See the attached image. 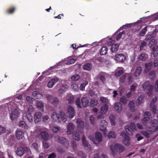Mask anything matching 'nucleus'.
Masks as SVG:
<instances>
[{
	"label": "nucleus",
	"instance_id": "nucleus-27",
	"mask_svg": "<svg viewBox=\"0 0 158 158\" xmlns=\"http://www.w3.org/2000/svg\"><path fill=\"white\" fill-rule=\"evenodd\" d=\"M16 153L20 156H21L23 155L24 153L22 147H20L17 148L16 150Z\"/></svg>",
	"mask_w": 158,
	"mask_h": 158
},
{
	"label": "nucleus",
	"instance_id": "nucleus-47",
	"mask_svg": "<svg viewBox=\"0 0 158 158\" xmlns=\"http://www.w3.org/2000/svg\"><path fill=\"white\" fill-rule=\"evenodd\" d=\"M146 59L145 55L144 54H140L138 57V59L139 60H144Z\"/></svg>",
	"mask_w": 158,
	"mask_h": 158
},
{
	"label": "nucleus",
	"instance_id": "nucleus-30",
	"mask_svg": "<svg viewBox=\"0 0 158 158\" xmlns=\"http://www.w3.org/2000/svg\"><path fill=\"white\" fill-rule=\"evenodd\" d=\"M82 141L83 146L85 147H88L89 146V143L88 141L86 140L85 137L84 135H83L82 137Z\"/></svg>",
	"mask_w": 158,
	"mask_h": 158
},
{
	"label": "nucleus",
	"instance_id": "nucleus-56",
	"mask_svg": "<svg viewBox=\"0 0 158 158\" xmlns=\"http://www.w3.org/2000/svg\"><path fill=\"white\" fill-rule=\"evenodd\" d=\"M123 70H119L115 73V75L116 77H118L122 74L123 73Z\"/></svg>",
	"mask_w": 158,
	"mask_h": 158
},
{
	"label": "nucleus",
	"instance_id": "nucleus-64",
	"mask_svg": "<svg viewBox=\"0 0 158 158\" xmlns=\"http://www.w3.org/2000/svg\"><path fill=\"white\" fill-rule=\"evenodd\" d=\"M155 91L157 92L158 91V80L155 82Z\"/></svg>",
	"mask_w": 158,
	"mask_h": 158
},
{
	"label": "nucleus",
	"instance_id": "nucleus-34",
	"mask_svg": "<svg viewBox=\"0 0 158 158\" xmlns=\"http://www.w3.org/2000/svg\"><path fill=\"white\" fill-rule=\"evenodd\" d=\"M119 45L117 44H114L112 45L111 48V50L112 52L117 51L118 49Z\"/></svg>",
	"mask_w": 158,
	"mask_h": 158
},
{
	"label": "nucleus",
	"instance_id": "nucleus-9",
	"mask_svg": "<svg viewBox=\"0 0 158 158\" xmlns=\"http://www.w3.org/2000/svg\"><path fill=\"white\" fill-rule=\"evenodd\" d=\"M67 111L69 117L71 119L73 118L75 115V113L74 109L71 106H69L68 108Z\"/></svg>",
	"mask_w": 158,
	"mask_h": 158
},
{
	"label": "nucleus",
	"instance_id": "nucleus-61",
	"mask_svg": "<svg viewBox=\"0 0 158 158\" xmlns=\"http://www.w3.org/2000/svg\"><path fill=\"white\" fill-rule=\"evenodd\" d=\"M142 134L146 136L147 138H148L150 137V134L146 131H143L142 132Z\"/></svg>",
	"mask_w": 158,
	"mask_h": 158
},
{
	"label": "nucleus",
	"instance_id": "nucleus-29",
	"mask_svg": "<svg viewBox=\"0 0 158 158\" xmlns=\"http://www.w3.org/2000/svg\"><path fill=\"white\" fill-rule=\"evenodd\" d=\"M33 96L35 98L39 99L42 97V95L36 91H34L32 93Z\"/></svg>",
	"mask_w": 158,
	"mask_h": 158
},
{
	"label": "nucleus",
	"instance_id": "nucleus-42",
	"mask_svg": "<svg viewBox=\"0 0 158 158\" xmlns=\"http://www.w3.org/2000/svg\"><path fill=\"white\" fill-rule=\"evenodd\" d=\"M108 137L109 138H115L116 137V135L115 134L114 131H110L108 135Z\"/></svg>",
	"mask_w": 158,
	"mask_h": 158
},
{
	"label": "nucleus",
	"instance_id": "nucleus-46",
	"mask_svg": "<svg viewBox=\"0 0 158 158\" xmlns=\"http://www.w3.org/2000/svg\"><path fill=\"white\" fill-rule=\"evenodd\" d=\"M147 26L145 27L140 32L139 35L140 36H143L145 35V33L147 31Z\"/></svg>",
	"mask_w": 158,
	"mask_h": 158
},
{
	"label": "nucleus",
	"instance_id": "nucleus-54",
	"mask_svg": "<svg viewBox=\"0 0 158 158\" xmlns=\"http://www.w3.org/2000/svg\"><path fill=\"white\" fill-rule=\"evenodd\" d=\"M125 34V31H123L122 32H120L116 36V39L117 40H119L121 38L122 35L124 34Z\"/></svg>",
	"mask_w": 158,
	"mask_h": 158
},
{
	"label": "nucleus",
	"instance_id": "nucleus-43",
	"mask_svg": "<svg viewBox=\"0 0 158 158\" xmlns=\"http://www.w3.org/2000/svg\"><path fill=\"white\" fill-rule=\"evenodd\" d=\"M88 81H85L84 83L81 84L80 87V90H84L85 89V86L88 85Z\"/></svg>",
	"mask_w": 158,
	"mask_h": 158
},
{
	"label": "nucleus",
	"instance_id": "nucleus-45",
	"mask_svg": "<svg viewBox=\"0 0 158 158\" xmlns=\"http://www.w3.org/2000/svg\"><path fill=\"white\" fill-rule=\"evenodd\" d=\"M60 117H61V119H62L64 122H65L66 120V116L64 113L62 111H60Z\"/></svg>",
	"mask_w": 158,
	"mask_h": 158
},
{
	"label": "nucleus",
	"instance_id": "nucleus-16",
	"mask_svg": "<svg viewBox=\"0 0 158 158\" xmlns=\"http://www.w3.org/2000/svg\"><path fill=\"white\" fill-rule=\"evenodd\" d=\"M81 102L82 106L84 107H85L88 106L89 101L87 98L84 97L82 98Z\"/></svg>",
	"mask_w": 158,
	"mask_h": 158
},
{
	"label": "nucleus",
	"instance_id": "nucleus-31",
	"mask_svg": "<svg viewBox=\"0 0 158 158\" xmlns=\"http://www.w3.org/2000/svg\"><path fill=\"white\" fill-rule=\"evenodd\" d=\"M152 65V62H149L148 63H147L145 64V67L146 69L145 70V72H148L151 69Z\"/></svg>",
	"mask_w": 158,
	"mask_h": 158
},
{
	"label": "nucleus",
	"instance_id": "nucleus-35",
	"mask_svg": "<svg viewBox=\"0 0 158 158\" xmlns=\"http://www.w3.org/2000/svg\"><path fill=\"white\" fill-rule=\"evenodd\" d=\"M101 124L102 126L103 129H102L101 128H100L101 130L104 131L106 130V127H104V126H106L107 124V122L105 120H102L101 122Z\"/></svg>",
	"mask_w": 158,
	"mask_h": 158
},
{
	"label": "nucleus",
	"instance_id": "nucleus-22",
	"mask_svg": "<svg viewBox=\"0 0 158 158\" xmlns=\"http://www.w3.org/2000/svg\"><path fill=\"white\" fill-rule=\"evenodd\" d=\"M25 117L29 122H31L33 121V117L31 112H27Z\"/></svg>",
	"mask_w": 158,
	"mask_h": 158
},
{
	"label": "nucleus",
	"instance_id": "nucleus-13",
	"mask_svg": "<svg viewBox=\"0 0 158 158\" xmlns=\"http://www.w3.org/2000/svg\"><path fill=\"white\" fill-rule=\"evenodd\" d=\"M41 116L42 113L40 112L35 113L34 116V121L35 123L40 121L41 118Z\"/></svg>",
	"mask_w": 158,
	"mask_h": 158
},
{
	"label": "nucleus",
	"instance_id": "nucleus-32",
	"mask_svg": "<svg viewBox=\"0 0 158 158\" xmlns=\"http://www.w3.org/2000/svg\"><path fill=\"white\" fill-rule=\"evenodd\" d=\"M107 50L108 49L106 47H103L101 49L100 54L101 55H105L107 53Z\"/></svg>",
	"mask_w": 158,
	"mask_h": 158
},
{
	"label": "nucleus",
	"instance_id": "nucleus-52",
	"mask_svg": "<svg viewBox=\"0 0 158 158\" xmlns=\"http://www.w3.org/2000/svg\"><path fill=\"white\" fill-rule=\"evenodd\" d=\"M126 77V75H123L120 77L119 79V81L120 82H121L123 83H124L125 80V79Z\"/></svg>",
	"mask_w": 158,
	"mask_h": 158
},
{
	"label": "nucleus",
	"instance_id": "nucleus-21",
	"mask_svg": "<svg viewBox=\"0 0 158 158\" xmlns=\"http://www.w3.org/2000/svg\"><path fill=\"white\" fill-rule=\"evenodd\" d=\"M42 138L44 140H47L48 139L49 135L48 133L44 131H42L40 134Z\"/></svg>",
	"mask_w": 158,
	"mask_h": 158
},
{
	"label": "nucleus",
	"instance_id": "nucleus-1",
	"mask_svg": "<svg viewBox=\"0 0 158 158\" xmlns=\"http://www.w3.org/2000/svg\"><path fill=\"white\" fill-rule=\"evenodd\" d=\"M110 147L113 154L115 153V149H117V151L119 153L123 152L125 149V148L123 146L118 143L115 144L114 146L111 145Z\"/></svg>",
	"mask_w": 158,
	"mask_h": 158
},
{
	"label": "nucleus",
	"instance_id": "nucleus-60",
	"mask_svg": "<svg viewBox=\"0 0 158 158\" xmlns=\"http://www.w3.org/2000/svg\"><path fill=\"white\" fill-rule=\"evenodd\" d=\"M55 84L53 83L52 81L50 80L48 83V86L49 88H51L53 87Z\"/></svg>",
	"mask_w": 158,
	"mask_h": 158
},
{
	"label": "nucleus",
	"instance_id": "nucleus-10",
	"mask_svg": "<svg viewBox=\"0 0 158 158\" xmlns=\"http://www.w3.org/2000/svg\"><path fill=\"white\" fill-rule=\"evenodd\" d=\"M57 140L60 143L65 146H68L69 144V142L66 139L64 138L63 137L59 136L58 137Z\"/></svg>",
	"mask_w": 158,
	"mask_h": 158
},
{
	"label": "nucleus",
	"instance_id": "nucleus-36",
	"mask_svg": "<svg viewBox=\"0 0 158 158\" xmlns=\"http://www.w3.org/2000/svg\"><path fill=\"white\" fill-rule=\"evenodd\" d=\"M153 51V56L155 57L157 56L158 55V48L157 46H156L152 48Z\"/></svg>",
	"mask_w": 158,
	"mask_h": 158
},
{
	"label": "nucleus",
	"instance_id": "nucleus-26",
	"mask_svg": "<svg viewBox=\"0 0 158 158\" xmlns=\"http://www.w3.org/2000/svg\"><path fill=\"white\" fill-rule=\"evenodd\" d=\"M92 64L89 63L86 64L83 66L84 69L88 71L92 69Z\"/></svg>",
	"mask_w": 158,
	"mask_h": 158
},
{
	"label": "nucleus",
	"instance_id": "nucleus-51",
	"mask_svg": "<svg viewBox=\"0 0 158 158\" xmlns=\"http://www.w3.org/2000/svg\"><path fill=\"white\" fill-rule=\"evenodd\" d=\"M72 88L75 91H78L79 89L78 86L77 84L74 83L71 85Z\"/></svg>",
	"mask_w": 158,
	"mask_h": 158
},
{
	"label": "nucleus",
	"instance_id": "nucleus-49",
	"mask_svg": "<svg viewBox=\"0 0 158 158\" xmlns=\"http://www.w3.org/2000/svg\"><path fill=\"white\" fill-rule=\"evenodd\" d=\"M37 106L38 108L40 110H42L44 109V105L41 102H37Z\"/></svg>",
	"mask_w": 158,
	"mask_h": 158
},
{
	"label": "nucleus",
	"instance_id": "nucleus-4",
	"mask_svg": "<svg viewBox=\"0 0 158 158\" xmlns=\"http://www.w3.org/2000/svg\"><path fill=\"white\" fill-rule=\"evenodd\" d=\"M47 98L48 101L54 106H56L59 102L58 98H54L51 95H48Z\"/></svg>",
	"mask_w": 158,
	"mask_h": 158
},
{
	"label": "nucleus",
	"instance_id": "nucleus-63",
	"mask_svg": "<svg viewBox=\"0 0 158 158\" xmlns=\"http://www.w3.org/2000/svg\"><path fill=\"white\" fill-rule=\"evenodd\" d=\"M56 157V154L54 153H52L49 155L48 158H55Z\"/></svg>",
	"mask_w": 158,
	"mask_h": 158
},
{
	"label": "nucleus",
	"instance_id": "nucleus-3",
	"mask_svg": "<svg viewBox=\"0 0 158 158\" xmlns=\"http://www.w3.org/2000/svg\"><path fill=\"white\" fill-rule=\"evenodd\" d=\"M77 129L80 133H82L84 129V122L80 118L77 120Z\"/></svg>",
	"mask_w": 158,
	"mask_h": 158
},
{
	"label": "nucleus",
	"instance_id": "nucleus-11",
	"mask_svg": "<svg viewBox=\"0 0 158 158\" xmlns=\"http://www.w3.org/2000/svg\"><path fill=\"white\" fill-rule=\"evenodd\" d=\"M15 134L16 138L17 139H22L24 137V133L22 131L17 130Z\"/></svg>",
	"mask_w": 158,
	"mask_h": 158
},
{
	"label": "nucleus",
	"instance_id": "nucleus-25",
	"mask_svg": "<svg viewBox=\"0 0 158 158\" xmlns=\"http://www.w3.org/2000/svg\"><path fill=\"white\" fill-rule=\"evenodd\" d=\"M109 118L112 125L115 126L116 124L115 115L113 114H111L110 115Z\"/></svg>",
	"mask_w": 158,
	"mask_h": 158
},
{
	"label": "nucleus",
	"instance_id": "nucleus-40",
	"mask_svg": "<svg viewBox=\"0 0 158 158\" xmlns=\"http://www.w3.org/2000/svg\"><path fill=\"white\" fill-rule=\"evenodd\" d=\"M68 88V86L66 85H63L60 88L59 90V92L60 93H62L63 92H65L66 89Z\"/></svg>",
	"mask_w": 158,
	"mask_h": 158
},
{
	"label": "nucleus",
	"instance_id": "nucleus-20",
	"mask_svg": "<svg viewBox=\"0 0 158 158\" xmlns=\"http://www.w3.org/2000/svg\"><path fill=\"white\" fill-rule=\"evenodd\" d=\"M135 101L132 100L130 101L129 103L128 106L129 107L131 111L133 112L135 111Z\"/></svg>",
	"mask_w": 158,
	"mask_h": 158
},
{
	"label": "nucleus",
	"instance_id": "nucleus-14",
	"mask_svg": "<svg viewBox=\"0 0 158 158\" xmlns=\"http://www.w3.org/2000/svg\"><path fill=\"white\" fill-rule=\"evenodd\" d=\"M114 108L115 110L118 113H120L122 111V104L120 102L115 103L114 105Z\"/></svg>",
	"mask_w": 158,
	"mask_h": 158
},
{
	"label": "nucleus",
	"instance_id": "nucleus-5",
	"mask_svg": "<svg viewBox=\"0 0 158 158\" xmlns=\"http://www.w3.org/2000/svg\"><path fill=\"white\" fill-rule=\"evenodd\" d=\"M121 135L124 137L123 140V143L125 145L128 146L129 144V140L130 137L125 132H122L121 134Z\"/></svg>",
	"mask_w": 158,
	"mask_h": 158
},
{
	"label": "nucleus",
	"instance_id": "nucleus-23",
	"mask_svg": "<svg viewBox=\"0 0 158 158\" xmlns=\"http://www.w3.org/2000/svg\"><path fill=\"white\" fill-rule=\"evenodd\" d=\"M16 10V7L15 6L9 7L6 11V13L8 14H13Z\"/></svg>",
	"mask_w": 158,
	"mask_h": 158
},
{
	"label": "nucleus",
	"instance_id": "nucleus-58",
	"mask_svg": "<svg viewBox=\"0 0 158 158\" xmlns=\"http://www.w3.org/2000/svg\"><path fill=\"white\" fill-rule=\"evenodd\" d=\"M100 101L103 103H107L108 102V99L102 97L100 98Z\"/></svg>",
	"mask_w": 158,
	"mask_h": 158
},
{
	"label": "nucleus",
	"instance_id": "nucleus-55",
	"mask_svg": "<svg viewBox=\"0 0 158 158\" xmlns=\"http://www.w3.org/2000/svg\"><path fill=\"white\" fill-rule=\"evenodd\" d=\"M76 103L77 107L79 108H81L80 102V99L79 98H77V99L76 100Z\"/></svg>",
	"mask_w": 158,
	"mask_h": 158
},
{
	"label": "nucleus",
	"instance_id": "nucleus-24",
	"mask_svg": "<svg viewBox=\"0 0 158 158\" xmlns=\"http://www.w3.org/2000/svg\"><path fill=\"white\" fill-rule=\"evenodd\" d=\"M150 120V117L148 116L145 117L142 119V122L143 125L147 126V124Z\"/></svg>",
	"mask_w": 158,
	"mask_h": 158
},
{
	"label": "nucleus",
	"instance_id": "nucleus-62",
	"mask_svg": "<svg viewBox=\"0 0 158 158\" xmlns=\"http://www.w3.org/2000/svg\"><path fill=\"white\" fill-rule=\"evenodd\" d=\"M135 137L137 138V140L139 141L143 139V137L140 135V134H137L135 135Z\"/></svg>",
	"mask_w": 158,
	"mask_h": 158
},
{
	"label": "nucleus",
	"instance_id": "nucleus-12",
	"mask_svg": "<svg viewBox=\"0 0 158 158\" xmlns=\"http://www.w3.org/2000/svg\"><path fill=\"white\" fill-rule=\"evenodd\" d=\"M52 118L54 122H57L58 123L60 122V115L56 112H53L52 113Z\"/></svg>",
	"mask_w": 158,
	"mask_h": 158
},
{
	"label": "nucleus",
	"instance_id": "nucleus-15",
	"mask_svg": "<svg viewBox=\"0 0 158 158\" xmlns=\"http://www.w3.org/2000/svg\"><path fill=\"white\" fill-rule=\"evenodd\" d=\"M74 128V126L72 123H69L67 126V133L69 135H70L73 133V129Z\"/></svg>",
	"mask_w": 158,
	"mask_h": 158
},
{
	"label": "nucleus",
	"instance_id": "nucleus-44",
	"mask_svg": "<svg viewBox=\"0 0 158 158\" xmlns=\"http://www.w3.org/2000/svg\"><path fill=\"white\" fill-rule=\"evenodd\" d=\"M80 78V76L77 74H75L71 77L72 80L74 81H78Z\"/></svg>",
	"mask_w": 158,
	"mask_h": 158
},
{
	"label": "nucleus",
	"instance_id": "nucleus-38",
	"mask_svg": "<svg viewBox=\"0 0 158 158\" xmlns=\"http://www.w3.org/2000/svg\"><path fill=\"white\" fill-rule=\"evenodd\" d=\"M98 104V101L94 98L92 99L90 102V106L91 107L96 106Z\"/></svg>",
	"mask_w": 158,
	"mask_h": 158
},
{
	"label": "nucleus",
	"instance_id": "nucleus-8",
	"mask_svg": "<svg viewBox=\"0 0 158 158\" xmlns=\"http://www.w3.org/2000/svg\"><path fill=\"white\" fill-rule=\"evenodd\" d=\"M19 113L17 110L15 109L13 110L10 115V118L12 120H15V119L18 118L19 116Z\"/></svg>",
	"mask_w": 158,
	"mask_h": 158
},
{
	"label": "nucleus",
	"instance_id": "nucleus-33",
	"mask_svg": "<svg viewBox=\"0 0 158 158\" xmlns=\"http://www.w3.org/2000/svg\"><path fill=\"white\" fill-rule=\"evenodd\" d=\"M142 71V68L140 67L137 68L135 73V76L137 77L139 76Z\"/></svg>",
	"mask_w": 158,
	"mask_h": 158
},
{
	"label": "nucleus",
	"instance_id": "nucleus-17",
	"mask_svg": "<svg viewBox=\"0 0 158 158\" xmlns=\"http://www.w3.org/2000/svg\"><path fill=\"white\" fill-rule=\"evenodd\" d=\"M95 139L98 142H100L102 140V134L98 131L96 132L95 134Z\"/></svg>",
	"mask_w": 158,
	"mask_h": 158
},
{
	"label": "nucleus",
	"instance_id": "nucleus-53",
	"mask_svg": "<svg viewBox=\"0 0 158 158\" xmlns=\"http://www.w3.org/2000/svg\"><path fill=\"white\" fill-rule=\"evenodd\" d=\"M22 148L23 149L24 153H29L31 152L30 149L27 147H22Z\"/></svg>",
	"mask_w": 158,
	"mask_h": 158
},
{
	"label": "nucleus",
	"instance_id": "nucleus-48",
	"mask_svg": "<svg viewBox=\"0 0 158 158\" xmlns=\"http://www.w3.org/2000/svg\"><path fill=\"white\" fill-rule=\"evenodd\" d=\"M127 101L128 100L125 96H123L120 99V101L123 104L126 103Z\"/></svg>",
	"mask_w": 158,
	"mask_h": 158
},
{
	"label": "nucleus",
	"instance_id": "nucleus-57",
	"mask_svg": "<svg viewBox=\"0 0 158 158\" xmlns=\"http://www.w3.org/2000/svg\"><path fill=\"white\" fill-rule=\"evenodd\" d=\"M60 129L59 127H53L52 129V131L54 133H56Z\"/></svg>",
	"mask_w": 158,
	"mask_h": 158
},
{
	"label": "nucleus",
	"instance_id": "nucleus-39",
	"mask_svg": "<svg viewBox=\"0 0 158 158\" xmlns=\"http://www.w3.org/2000/svg\"><path fill=\"white\" fill-rule=\"evenodd\" d=\"M153 86L152 85H149L148 87V91L147 93V94L149 96H150L152 94V91L153 89Z\"/></svg>",
	"mask_w": 158,
	"mask_h": 158
},
{
	"label": "nucleus",
	"instance_id": "nucleus-19",
	"mask_svg": "<svg viewBox=\"0 0 158 158\" xmlns=\"http://www.w3.org/2000/svg\"><path fill=\"white\" fill-rule=\"evenodd\" d=\"M152 126L153 127H156L155 128L154 131H158V126H157L158 124V120L157 119H154L151 121Z\"/></svg>",
	"mask_w": 158,
	"mask_h": 158
},
{
	"label": "nucleus",
	"instance_id": "nucleus-50",
	"mask_svg": "<svg viewBox=\"0 0 158 158\" xmlns=\"http://www.w3.org/2000/svg\"><path fill=\"white\" fill-rule=\"evenodd\" d=\"M150 82L148 81H146L143 85V88L144 90H145L146 88L149 85Z\"/></svg>",
	"mask_w": 158,
	"mask_h": 158
},
{
	"label": "nucleus",
	"instance_id": "nucleus-28",
	"mask_svg": "<svg viewBox=\"0 0 158 158\" xmlns=\"http://www.w3.org/2000/svg\"><path fill=\"white\" fill-rule=\"evenodd\" d=\"M108 106L107 104L103 105L101 107V112L102 113H105L108 110Z\"/></svg>",
	"mask_w": 158,
	"mask_h": 158
},
{
	"label": "nucleus",
	"instance_id": "nucleus-59",
	"mask_svg": "<svg viewBox=\"0 0 158 158\" xmlns=\"http://www.w3.org/2000/svg\"><path fill=\"white\" fill-rule=\"evenodd\" d=\"M77 155L78 156L83 157L84 158H85L86 157L85 154L82 151L79 152L77 154Z\"/></svg>",
	"mask_w": 158,
	"mask_h": 158
},
{
	"label": "nucleus",
	"instance_id": "nucleus-7",
	"mask_svg": "<svg viewBox=\"0 0 158 158\" xmlns=\"http://www.w3.org/2000/svg\"><path fill=\"white\" fill-rule=\"evenodd\" d=\"M126 59V56L123 54H118L115 55V59L116 60L121 62H123Z\"/></svg>",
	"mask_w": 158,
	"mask_h": 158
},
{
	"label": "nucleus",
	"instance_id": "nucleus-18",
	"mask_svg": "<svg viewBox=\"0 0 158 158\" xmlns=\"http://www.w3.org/2000/svg\"><path fill=\"white\" fill-rule=\"evenodd\" d=\"M19 126V127L24 128L26 130L28 129L29 127L27 125L25 121H20Z\"/></svg>",
	"mask_w": 158,
	"mask_h": 158
},
{
	"label": "nucleus",
	"instance_id": "nucleus-37",
	"mask_svg": "<svg viewBox=\"0 0 158 158\" xmlns=\"http://www.w3.org/2000/svg\"><path fill=\"white\" fill-rule=\"evenodd\" d=\"M73 137L76 140L79 141L80 139V135L77 131H75L74 132L73 135Z\"/></svg>",
	"mask_w": 158,
	"mask_h": 158
},
{
	"label": "nucleus",
	"instance_id": "nucleus-6",
	"mask_svg": "<svg viewBox=\"0 0 158 158\" xmlns=\"http://www.w3.org/2000/svg\"><path fill=\"white\" fill-rule=\"evenodd\" d=\"M157 99V97H155L152 100L150 104V107L151 108V110L154 114H156V106L154 105V103L156 102Z\"/></svg>",
	"mask_w": 158,
	"mask_h": 158
},
{
	"label": "nucleus",
	"instance_id": "nucleus-41",
	"mask_svg": "<svg viewBox=\"0 0 158 158\" xmlns=\"http://www.w3.org/2000/svg\"><path fill=\"white\" fill-rule=\"evenodd\" d=\"M143 98V96L142 95L140 96L139 97L136 102L137 106L140 105L142 103Z\"/></svg>",
	"mask_w": 158,
	"mask_h": 158
},
{
	"label": "nucleus",
	"instance_id": "nucleus-2",
	"mask_svg": "<svg viewBox=\"0 0 158 158\" xmlns=\"http://www.w3.org/2000/svg\"><path fill=\"white\" fill-rule=\"evenodd\" d=\"M125 129L128 135H132L133 132L136 130L135 124L133 123H131L129 126H126L125 127Z\"/></svg>",
	"mask_w": 158,
	"mask_h": 158
}]
</instances>
